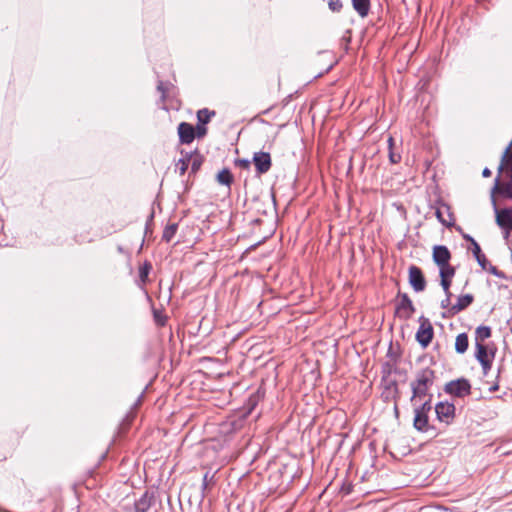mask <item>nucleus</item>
Returning a JSON list of instances; mask_svg holds the SVG:
<instances>
[{
  "label": "nucleus",
  "mask_w": 512,
  "mask_h": 512,
  "mask_svg": "<svg viewBox=\"0 0 512 512\" xmlns=\"http://www.w3.org/2000/svg\"><path fill=\"white\" fill-rule=\"evenodd\" d=\"M212 114L213 113L209 112L207 109L199 110L197 113V118L200 123L206 124L209 122Z\"/></svg>",
  "instance_id": "23"
},
{
  "label": "nucleus",
  "mask_w": 512,
  "mask_h": 512,
  "mask_svg": "<svg viewBox=\"0 0 512 512\" xmlns=\"http://www.w3.org/2000/svg\"><path fill=\"white\" fill-rule=\"evenodd\" d=\"M468 348V336L465 333H461L456 337L455 350L462 354L466 352Z\"/></svg>",
  "instance_id": "17"
},
{
  "label": "nucleus",
  "mask_w": 512,
  "mask_h": 512,
  "mask_svg": "<svg viewBox=\"0 0 512 512\" xmlns=\"http://www.w3.org/2000/svg\"><path fill=\"white\" fill-rule=\"evenodd\" d=\"M496 222L500 227L505 228L507 230H511L512 229V210L511 209L496 210Z\"/></svg>",
  "instance_id": "11"
},
{
  "label": "nucleus",
  "mask_w": 512,
  "mask_h": 512,
  "mask_svg": "<svg viewBox=\"0 0 512 512\" xmlns=\"http://www.w3.org/2000/svg\"><path fill=\"white\" fill-rule=\"evenodd\" d=\"M436 216L438 220L446 226L453 224V217L449 211V207L446 205H442L436 210Z\"/></svg>",
  "instance_id": "14"
},
{
  "label": "nucleus",
  "mask_w": 512,
  "mask_h": 512,
  "mask_svg": "<svg viewBox=\"0 0 512 512\" xmlns=\"http://www.w3.org/2000/svg\"><path fill=\"white\" fill-rule=\"evenodd\" d=\"M217 180L223 185H229L232 181V175L228 170L224 169L217 174Z\"/></svg>",
  "instance_id": "19"
},
{
  "label": "nucleus",
  "mask_w": 512,
  "mask_h": 512,
  "mask_svg": "<svg viewBox=\"0 0 512 512\" xmlns=\"http://www.w3.org/2000/svg\"><path fill=\"white\" fill-rule=\"evenodd\" d=\"M449 301V296H447V299L445 301L442 302V306L445 307L446 306V303H448Z\"/></svg>",
  "instance_id": "33"
},
{
  "label": "nucleus",
  "mask_w": 512,
  "mask_h": 512,
  "mask_svg": "<svg viewBox=\"0 0 512 512\" xmlns=\"http://www.w3.org/2000/svg\"><path fill=\"white\" fill-rule=\"evenodd\" d=\"M497 389H498V385H493V386H491V387H490V389H489V390H490L491 392H494V391H496Z\"/></svg>",
  "instance_id": "32"
},
{
  "label": "nucleus",
  "mask_w": 512,
  "mask_h": 512,
  "mask_svg": "<svg viewBox=\"0 0 512 512\" xmlns=\"http://www.w3.org/2000/svg\"><path fill=\"white\" fill-rule=\"evenodd\" d=\"M435 412L437 419L448 425L455 417V406L448 402H440L436 405Z\"/></svg>",
  "instance_id": "4"
},
{
  "label": "nucleus",
  "mask_w": 512,
  "mask_h": 512,
  "mask_svg": "<svg viewBox=\"0 0 512 512\" xmlns=\"http://www.w3.org/2000/svg\"><path fill=\"white\" fill-rule=\"evenodd\" d=\"M493 357V354L488 352L483 343L476 344V358L481 363L484 373H487L490 369Z\"/></svg>",
  "instance_id": "9"
},
{
  "label": "nucleus",
  "mask_w": 512,
  "mask_h": 512,
  "mask_svg": "<svg viewBox=\"0 0 512 512\" xmlns=\"http://www.w3.org/2000/svg\"><path fill=\"white\" fill-rule=\"evenodd\" d=\"M176 166H177V168H178V170H179L180 174H181V175H183V174L186 172L187 168H188V163H187V161H186V160H180V161L177 163V165H176Z\"/></svg>",
  "instance_id": "25"
},
{
  "label": "nucleus",
  "mask_w": 512,
  "mask_h": 512,
  "mask_svg": "<svg viewBox=\"0 0 512 512\" xmlns=\"http://www.w3.org/2000/svg\"><path fill=\"white\" fill-rule=\"evenodd\" d=\"M414 427L419 431L428 430V415L427 413L431 410V405H419L414 407Z\"/></svg>",
  "instance_id": "5"
},
{
  "label": "nucleus",
  "mask_w": 512,
  "mask_h": 512,
  "mask_svg": "<svg viewBox=\"0 0 512 512\" xmlns=\"http://www.w3.org/2000/svg\"><path fill=\"white\" fill-rule=\"evenodd\" d=\"M439 268L441 278H452L454 276L455 270L450 264L439 266Z\"/></svg>",
  "instance_id": "20"
},
{
  "label": "nucleus",
  "mask_w": 512,
  "mask_h": 512,
  "mask_svg": "<svg viewBox=\"0 0 512 512\" xmlns=\"http://www.w3.org/2000/svg\"><path fill=\"white\" fill-rule=\"evenodd\" d=\"M354 9L361 17H365L369 11V0H352Z\"/></svg>",
  "instance_id": "16"
},
{
  "label": "nucleus",
  "mask_w": 512,
  "mask_h": 512,
  "mask_svg": "<svg viewBox=\"0 0 512 512\" xmlns=\"http://www.w3.org/2000/svg\"><path fill=\"white\" fill-rule=\"evenodd\" d=\"M433 383V373L431 371H423L418 375L417 379L412 383L413 395L411 398L412 405H431V395L428 390Z\"/></svg>",
  "instance_id": "1"
},
{
  "label": "nucleus",
  "mask_w": 512,
  "mask_h": 512,
  "mask_svg": "<svg viewBox=\"0 0 512 512\" xmlns=\"http://www.w3.org/2000/svg\"><path fill=\"white\" fill-rule=\"evenodd\" d=\"M451 279L452 278H441V286L447 296H450L449 287L451 285Z\"/></svg>",
  "instance_id": "24"
},
{
  "label": "nucleus",
  "mask_w": 512,
  "mask_h": 512,
  "mask_svg": "<svg viewBox=\"0 0 512 512\" xmlns=\"http://www.w3.org/2000/svg\"><path fill=\"white\" fill-rule=\"evenodd\" d=\"M477 261L482 267H484L485 257L482 254L480 255V260Z\"/></svg>",
  "instance_id": "31"
},
{
  "label": "nucleus",
  "mask_w": 512,
  "mask_h": 512,
  "mask_svg": "<svg viewBox=\"0 0 512 512\" xmlns=\"http://www.w3.org/2000/svg\"><path fill=\"white\" fill-rule=\"evenodd\" d=\"M473 301V296L470 294L462 295L458 298L457 303L452 306L451 310L454 313L460 312L468 307Z\"/></svg>",
  "instance_id": "15"
},
{
  "label": "nucleus",
  "mask_w": 512,
  "mask_h": 512,
  "mask_svg": "<svg viewBox=\"0 0 512 512\" xmlns=\"http://www.w3.org/2000/svg\"><path fill=\"white\" fill-rule=\"evenodd\" d=\"M419 322L416 339L423 347H427L433 338V327L430 321L424 317H421Z\"/></svg>",
  "instance_id": "3"
},
{
  "label": "nucleus",
  "mask_w": 512,
  "mask_h": 512,
  "mask_svg": "<svg viewBox=\"0 0 512 512\" xmlns=\"http://www.w3.org/2000/svg\"><path fill=\"white\" fill-rule=\"evenodd\" d=\"M178 134L182 143H191L195 138V130L192 125L182 122L178 126Z\"/></svg>",
  "instance_id": "12"
},
{
  "label": "nucleus",
  "mask_w": 512,
  "mask_h": 512,
  "mask_svg": "<svg viewBox=\"0 0 512 512\" xmlns=\"http://www.w3.org/2000/svg\"><path fill=\"white\" fill-rule=\"evenodd\" d=\"M176 231H177L176 224L168 225L163 231V239L166 240L167 242H169L176 234Z\"/></svg>",
  "instance_id": "21"
},
{
  "label": "nucleus",
  "mask_w": 512,
  "mask_h": 512,
  "mask_svg": "<svg viewBox=\"0 0 512 512\" xmlns=\"http://www.w3.org/2000/svg\"><path fill=\"white\" fill-rule=\"evenodd\" d=\"M388 143H389V150H390L389 151L390 162L396 164L401 160V156H400V154L395 153L392 150V146H393V138L392 137H389Z\"/></svg>",
  "instance_id": "22"
},
{
  "label": "nucleus",
  "mask_w": 512,
  "mask_h": 512,
  "mask_svg": "<svg viewBox=\"0 0 512 512\" xmlns=\"http://www.w3.org/2000/svg\"><path fill=\"white\" fill-rule=\"evenodd\" d=\"M329 7L333 11H338L342 7L340 0H329Z\"/></svg>",
  "instance_id": "26"
},
{
  "label": "nucleus",
  "mask_w": 512,
  "mask_h": 512,
  "mask_svg": "<svg viewBox=\"0 0 512 512\" xmlns=\"http://www.w3.org/2000/svg\"><path fill=\"white\" fill-rule=\"evenodd\" d=\"M409 282L413 289L417 292L423 291L425 289L426 282L422 271L418 267L411 266L409 268Z\"/></svg>",
  "instance_id": "8"
},
{
  "label": "nucleus",
  "mask_w": 512,
  "mask_h": 512,
  "mask_svg": "<svg viewBox=\"0 0 512 512\" xmlns=\"http://www.w3.org/2000/svg\"><path fill=\"white\" fill-rule=\"evenodd\" d=\"M240 165L245 167V168H248L249 165H250V162L248 160H240Z\"/></svg>",
  "instance_id": "29"
},
{
  "label": "nucleus",
  "mask_w": 512,
  "mask_h": 512,
  "mask_svg": "<svg viewBox=\"0 0 512 512\" xmlns=\"http://www.w3.org/2000/svg\"><path fill=\"white\" fill-rule=\"evenodd\" d=\"M205 133H206V128L204 126L197 127V134L199 137L205 135Z\"/></svg>",
  "instance_id": "28"
},
{
  "label": "nucleus",
  "mask_w": 512,
  "mask_h": 512,
  "mask_svg": "<svg viewBox=\"0 0 512 512\" xmlns=\"http://www.w3.org/2000/svg\"><path fill=\"white\" fill-rule=\"evenodd\" d=\"M253 163L257 172L259 174H264L271 168V156L267 152H256L253 156Z\"/></svg>",
  "instance_id": "7"
},
{
  "label": "nucleus",
  "mask_w": 512,
  "mask_h": 512,
  "mask_svg": "<svg viewBox=\"0 0 512 512\" xmlns=\"http://www.w3.org/2000/svg\"><path fill=\"white\" fill-rule=\"evenodd\" d=\"M446 392L457 396V397H463L470 393V384L465 379H458L455 381H451L446 385L445 388Z\"/></svg>",
  "instance_id": "6"
},
{
  "label": "nucleus",
  "mask_w": 512,
  "mask_h": 512,
  "mask_svg": "<svg viewBox=\"0 0 512 512\" xmlns=\"http://www.w3.org/2000/svg\"><path fill=\"white\" fill-rule=\"evenodd\" d=\"M484 177H489L491 175V171L488 168H485L482 172Z\"/></svg>",
  "instance_id": "30"
},
{
  "label": "nucleus",
  "mask_w": 512,
  "mask_h": 512,
  "mask_svg": "<svg viewBox=\"0 0 512 512\" xmlns=\"http://www.w3.org/2000/svg\"><path fill=\"white\" fill-rule=\"evenodd\" d=\"M472 245H473L472 252H473L474 256L476 257L477 260H480V255H481L480 246L474 240H472Z\"/></svg>",
  "instance_id": "27"
},
{
  "label": "nucleus",
  "mask_w": 512,
  "mask_h": 512,
  "mask_svg": "<svg viewBox=\"0 0 512 512\" xmlns=\"http://www.w3.org/2000/svg\"><path fill=\"white\" fill-rule=\"evenodd\" d=\"M450 252L446 246L438 245L433 248V260L438 266L449 264Z\"/></svg>",
  "instance_id": "10"
},
{
  "label": "nucleus",
  "mask_w": 512,
  "mask_h": 512,
  "mask_svg": "<svg viewBox=\"0 0 512 512\" xmlns=\"http://www.w3.org/2000/svg\"><path fill=\"white\" fill-rule=\"evenodd\" d=\"M503 176L512 177V148H508L499 167Z\"/></svg>",
  "instance_id": "13"
},
{
  "label": "nucleus",
  "mask_w": 512,
  "mask_h": 512,
  "mask_svg": "<svg viewBox=\"0 0 512 512\" xmlns=\"http://www.w3.org/2000/svg\"><path fill=\"white\" fill-rule=\"evenodd\" d=\"M146 276H147V272H146V271H142V272H141V277H142V278H144V277H146Z\"/></svg>",
  "instance_id": "34"
},
{
  "label": "nucleus",
  "mask_w": 512,
  "mask_h": 512,
  "mask_svg": "<svg viewBox=\"0 0 512 512\" xmlns=\"http://www.w3.org/2000/svg\"><path fill=\"white\" fill-rule=\"evenodd\" d=\"M491 336V329L487 326H480L476 329V344L482 343Z\"/></svg>",
  "instance_id": "18"
},
{
  "label": "nucleus",
  "mask_w": 512,
  "mask_h": 512,
  "mask_svg": "<svg viewBox=\"0 0 512 512\" xmlns=\"http://www.w3.org/2000/svg\"><path fill=\"white\" fill-rule=\"evenodd\" d=\"M495 193H499L504 197L512 199V177L503 176L502 172H499V176L495 179V185L491 192L493 200Z\"/></svg>",
  "instance_id": "2"
}]
</instances>
